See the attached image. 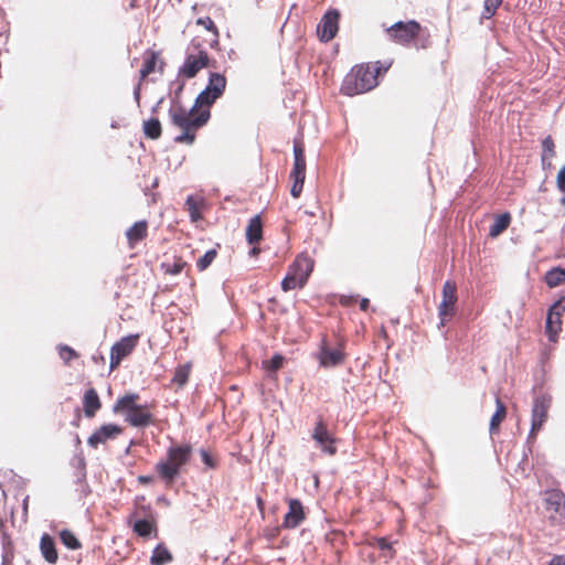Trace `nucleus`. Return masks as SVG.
Masks as SVG:
<instances>
[{
  "label": "nucleus",
  "mask_w": 565,
  "mask_h": 565,
  "mask_svg": "<svg viewBox=\"0 0 565 565\" xmlns=\"http://www.w3.org/2000/svg\"><path fill=\"white\" fill-rule=\"evenodd\" d=\"M169 115L174 126L182 130L174 140L179 143L192 145L195 140V131L203 127L210 119V110L203 106H196V102L190 110L180 105H173Z\"/></svg>",
  "instance_id": "1"
},
{
  "label": "nucleus",
  "mask_w": 565,
  "mask_h": 565,
  "mask_svg": "<svg viewBox=\"0 0 565 565\" xmlns=\"http://www.w3.org/2000/svg\"><path fill=\"white\" fill-rule=\"evenodd\" d=\"M387 38L397 44L415 43L420 49L429 45V33L415 20L398 21L385 29Z\"/></svg>",
  "instance_id": "2"
},
{
  "label": "nucleus",
  "mask_w": 565,
  "mask_h": 565,
  "mask_svg": "<svg viewBox=\"0 0 565 565\" xmlns=\"http://www.w3.org/2000/svg\"><path fill=\"white\" fill-rule=\"evenodd\" d=\"M377 85L376 75L371 65H358L345 76L341 92L347 96H354L371 90Z\"/></svg>",
  "instance_id": "3"
},
{
  "label": "nucleus",
  "mask_w": 565,
  "mask_h": 565,
  "mask_svg": "<svg viewBox=\"0 0 565 565\" xmlns=\"http://www.w3.org/2000/svg\"><path fill=\"white\" fill-rule=\"evenodd\" d=\"M138 398L137 394L120 397L114 405V412L124 414L131 426L145 427L151 422V414L146 405L137 404Z\"/></svg>",
  "instance_id": "4"
},
{
  "label": "nucleus",
  "mask_w": 565,
  "mask_h": 565,
  "mask_svg": "<svg viewBox=\"0 0 565 565\" xmlns=\"http://www.w3.org/2000/svg\"><path fill=\"white\" fill-rule=\"evenodd\" d=\"M190 447H171L168 450L167 460L160 461L157 465L159 475L168 480L172 481L179 473L180 468L189 460Z\"/></svg>",
  "instance_id": "5"
},
{
  "label": "nucleus",
  "mask_w": 565,
  "mask_h": 565,
  "mask_svg": "<svg viewBox=\"0 0 565 565\" xmlns=\"http://www.w3.org/2000/svg\"><path fill=\"white\" fill-rule=\"evenodd\" d=\"M226 86V79L218 73L210 75L206 88L196 97V106H203L205 109L223 94Z\"/></svg>",
  "instance_id": "6"
},
{
  "label": "nucleus",
  "mask_w": 565,
  "mask_h": 565,
  "mask_svg": "<svg viewBox=\"0 0 565 565\" xmlns=\"http://www.w3.org/2000/svg\"><path fill=\"white\" fill-rule=\"evenodd\" d=\"M551 403L552 398L550 395H539L534 398L530 437H534L547 419Z\"/></svg>",
  "instance_id": "7"
},
{
  "label": "nucleus",
  "mask_w": 565,
  "mask_h": 565,
  "mask_svg": "<svg viewBox=\"0 0 565 565\" xmlns=\"http://www.w3.org/2000/svg\"><path fill=\"white\" fill-rule=\"evenodd\" d=\"M457 301V287L452 281H446L443 287V300L439 305L440 326H444L449 317L454 315Z\"/></svg>",
  "instance_id": "8"
},
{
  "label": "nucleus",
  "mask_w": 565,
  "mask_h": 565,
  "mask_svg": "<svg viewBox=\"0 0 565 565\" xmlns=\"http://www.w3.org/2000/svg\"><path fill=\"white\" fill-rule=\"evenodd\" d=\"M340 14L337 10L328 11L317 26V34L323 42L331 41L339 30Z\"/></svg>",
  "instance_id": "9"
},
{
  "label": "nucleus",
  "mask_w": 565,
  "mask_h": 565,
  "mask_svg": "<svg viewBox=\"0 0 565 565\" xmlns=\"http://www.w3.org/2000/svg\"><path fill=\"white\" fill-rule=\"evenodd\" d=\"M137 342L138 335H128L115 343L110 353V367H117L121 360L132 352L137 345Z\"/></svg>",
  "instance_id": "10"
},
{
  "label": "nucleus",
  "mask_w": 565,
  "mask_h": 565,
  "mask_svg": "<svg viewBox=\"0 0 565 565\" xmlns=\"http://www.w3.org/2000/svg\"><path fill=\"white\" fill-rule=\"evenodd\" d=\"M312 438L316 441L317 446L321 448V450L330 456H333L337 452V448L334 446V438L327 429V426L320 420L317 423Z\"/></svg>",
  "instance_id": "11"
},
{
  "label": "nucleus",
  "mask_w": 565,
  "mask_h": 565,
  "mask_svg": "<svg viewBox=\"0 0 565 565\" xmlns=\"http://www.w3.org/2000/svg\"><path fill=\"white\" fill-rule=\"evenodd\" d=\"M207 64V55L205 52L200 51L198 54H190L184 61V64L179 71V74L186 78L194 77L200 70Z\"/></svg>",
  "instance_id": "12"
},
{
  "label": "nucleus",
  "mask_w": 565,
  "mask_h": 565,
  "mask_svg": "<svg viewBox=\"0 0 565 565\" xmlns=\"http://www.w3.org/2000/svg\"><path fill=\"white\" fill-rule=\"evenodd\" d=\"M121 433V428L114 424H107L98 428L89 438L88 445L96 448L99 444L106 443L108 439L115 438Z\"/></svg>",
  "instance_id": "13"
},
{
  "label": "nucleus",
  "mask_w": 565,
  "mask_h": 565,
  "mask_svg": "<svg viewBox=\"0 0 565 565\" xmlns=\"http://www.w3.org/2000/svg\"><path fill=\"white\" fill-rule=\"evenodd\" d=\"M318 360L321 366H337L343 361V352L340 349H331L323 342L318 353Z\"/></svg>",
  "instance_id": "14"
},
{
  "label": "nucleus",
  "mask_w": 565,
  "mask_h": 565,
  "mask_svg": "<svg viewBox=\"0 0 565 565\" xmlns=\"http://www.w3.org/2000/svg\"><path fill=\"white\" fill-rule=\"evenodd\" d=\"M162 73L163 71V62L160 60L159 54L154 51H147L143 54V65L140 70V79L147 78L150 74L154 72Z\"/></svg>",
  "instance_id": "15"
},
{
  "label": "nucleus",
  "mask_w": 565,
  "mask_h": 565,
  "mask_svg": "<svg viewBox=\"0 0 565 565\" xmlns=\"http://www.w3.org/2000/svg\"><path fill=\"white\" fill-rule=\"evenodd\" d=\"M312 269L313 260L307 255H299L294 264L289 267V270L305 282H307Z\"/></svg>",
  "instance_id": "16"
},
{
  "label": "nucleus",
  "mask_w": 565,
  "mask_h": 565,
  "mask_svg": "<svg viewBox=\"0 0 565 565\" xmlns=\"http://www.w3.org/2000/svg\"><path fill=\"white\" fill-rule=\"evenodd\" d=\"M303 520V509L300 501L289 500V510L284 519V526L288 529L297 527Z\"/></svg>",
  "instance_id": "17"
},
{
  "label": "nucleus",
  "mask_w": 565,
  "mask_h": 565,
  "mask_svg": "<svg viewBox=\"0 0 565 565\" xmlns=\"http://www.w3.org/2000/svg\"><path fill=\"white\" fill-rule=\"evenodd\" d=\"M84 414L86 417L92 418L96 412L100 408L102 403L97 392L94 388H89L85 392L83 397Z\"/></svg>",
  "instance_id": "18"
},
{
  "label": "nucleus",
  "mask_w": 565,
  "mask_h": 565,
  "mask_svg": "<svg viewBox=\"0 0 565 565\" xmlns=\"http://www.w3.org/2000/svg\"><path fill=\"white\" fill-rule=\"evenodd\" d=\"M294 154L295 162L290 177L306 178L305 150L300 142H295Z\"/></svg>",
  "instance_id": "19"
},
{
  "label": "nucleus",
  "mask_w": 565,
  "mask_h": 565,
  "mask_svg": "<svg viewBox=\"0 0 565 565\" xmlns=\"http://www.w3.org/2000/svg\"><path fill=\"white\" fill-rule=\"evenodd\" d=\"M204 200L200 196L190 195L185 201V207L189 212L192 222H198L202 218V210L204 207Z\"/></svg>",
  "instance_id": "20"
},
{
  "label": "nucleus",
  "mask_w": 565,
  "mask_h": 565,
  "mask_svg": "<svg viewBox=\"0 0 565 565\" xmlns=\"http://www.w3.org/2000/svg\"><path fill=\"white\" fill-rule=\"evenodd\" d=\"M40 548L43 557L51 564L56 563L57 552L55 550V543L49 534H43L40 542Z\"/></svg>",
  "instance_id": "21"
},
{
  "label": "nucleus",
  "mask_w": 565,
  "mask_h": 565,
  "mask_svg": "<svg viewBox=\"0 0 565 565\" xmlns=\"http://www.w3.org/2000/svg\"><path fill=\"white\" fill-rule=\"evenodd\" d=\"M263 225L258 215L250 218L246 228V238L249 244H256L262 239Z\"/></svg>",
  "instance_id": "22"
},
{
  "label": "nucleus",
  "mask_w": 565,
  "mask_h": 565,
  "mask_svg": "<svg viewBox=\"0 0 565 565\" xmlns=\"http://www.w3.org/2000/svg\"><path fill=\"white\" fill-rule=\"evenodd\" d=\"M129 244L132 246L147 235V222L135 223L126 233Z\"/></svg>",
  "instance_id": "23"
},
{
  "label": "nucleus",
  "mask_w": 565,
  "mask_h": 565,
  "mask_svg": "<svg viewBox=\"0 0 565 565\" xmlns=\"http://www.w3.org/2000/svg\"><path fill=\"white\" fill-rule=\"evenodd\" d=\"M547 509H553L557 514H565V498L561 492L553 491L546 498Z\"/></svg>",
  "instance_id": "24"
},
{
  "label": "nucleus",
  "mask_w": 565,
  "mask_h": 565,
  "mask_svg": "<svg viewBox=\"0 0 565 565\" xmlns=\"http://www.w3.org/2000/svg\"><path fill=\"white\" fill-rule=\"evenodd\" d=\"M511 216L509 213H503L494 218L493 224L490 227L489 235L491 237L499 236L510 225Z\"/></svg>",
  "instance_id": "25"
},
{
  "label": "nucleus",
  "mask_w": 565,
  "mask_h": 565,
  "mask_svg": "<svg viewBox=\"0 0 565 565\" xmlns=\"http://www.w3.org/2000/svg\"><path fill=\"white\" fill-rule=\"evenodd\" d=\"M545 282L550 288H555L565 282V268L554 267L545 274Z\"/></svg>",
  "instance_id": "26"
},
{
  "label": "nucleus",
  "mask_w": 565,
  "mask_h": 565,
  "mask_svg": "<svg viewBox=\"0 0 565 565\" xmlns=\"http://www.w3.org/2000/svg\"><path fill=\"white\" fill-rule=\"evenodd\" d=\"M497 411L490 420V433L493 434L498 430L500 424L507 416V408L499 397L495 398Z\"/></svg>",
  "instance_id": "27"
},
{
  "label": "nucleus",
  "mask_w": 565,
  "mask_h": 565,
  "mask_svg": "<svg viewBox=\"0 0 565 565\" xmlns=\"http://www.w3.org/2000/svg\"><path fill=\"white\" fill-rule=\"evenodd\" d=\"M172 561V555L169 550L163 545H158L150 558L151 565H166Z\"/></svg>",
  "instance_id": "28"
},
{
  "label": "nucleus",
  "mask_w": 565,
  "mask_h": 565,
  "mask_svg": "<svg viewBox=\"0 0 565 565\" xmlns=\"http://www.w3.org/2000/svg\"><path fill=\"white\" fill-rule=\"evenodd\" d=\"M562 329L561 316L547 315L546 332L551 341H556V337Z\"/></svg>",
  "instance_id": "29"
},
{
  "label": "nucleus",
  "mask_w": 565,
  "mask_h": 565,
  "mask_svg": "<svg viewBox=\"0 0 565 565\" xmlns=\"http://www.w3.org/2000/svg\"><path fill=\"white\" fill-rule=\"evenodd\" d=\"M305 284V281H302L298 276L289 270L287 276L281 281V288L284 291H290L296 288H302Z\"/></svg>",
  "instance_id": "30"
},
{
  "label": "nucleus",
  "mask_w": 565,
  "mask_h": 565,
  "mask_svg": "<svg viewBox=\"0 0 565 565\" xmlns=\"http://www.w3.org/2000/svg\"><path fill=\"white\" fill-rule=\"evenodd\" d=\"M143 132L151 139H157L161 135V124L158 119L151 118L143 122Z\"/></svg>",
  "instance_id": "31"
},
{
  "label": "nucleus",
  "mask_w": 565,
  "mask_h": 565,
  "mask_svg": "<svg viewBox=\"0 0 565 565\" xmlns=\"http://www.w3.org/2000/svg\"><path fill=\"white\" fill-rule=\"evenodd\" d=\"M134 531L139 535V536H142V537H148L151 532L154 530V524L152 521L150 520H147V519H142V520H137L135 523H134Z\"/></svg>",
  "instance_id": "32"
},
{
  "label": "nucleus",
  "mask_w": 565,
  "mask_h": 565,
  "mask_svg": "<svg viewBox=\"0 0 565 565\" xmlns=\"http://www.w3.org/2000/svg\"><path fill=\"white\" fill-rule=\"evenodd\" d=\"M190 370H191L190 364H184V365L179 366L175 370V373H174V376H173L172 381L175 384H178L179 386H183L188 382V379H189V375H190Z\"/></svg>",
  "instance_id": "33"
},
{
  "label": "nucleus",
  "mask_w": 565,
  "mask_h": 565,
  "mask_svg": "<svg viewBox=\"0 0 565 565\" xmlns=\"http://www.w3.org/2000/svg\"><path fill=\"white\" fill-rule=\"evenodd\" d=\"M60 539L63 542V544L71 550H77L81 547V544L76 536L68 530L61 531Z\"/></svg>",
  "instance_id": "34"
},
{
  "label": "nucleus",
  "mask_w": 565,
  "mask_h": 565,
  "mask_svg": "<svg viewBox=\"0 0 565 565\" xmlns=\"http://www.w3.org/2000/svg\"><path fill=\"white\" fill-rule=\"evenodd\" d=\"M216 257V250L210 249L207 250L202 257L198 259L196 266L199 270H205L215 259Z\"/></svg>",
  "instance_id": "35"
},
{
  "label": "nucleus",
  "mask_w": 565,
  "mask_h": 565,
  "mask_svg": "<svg viewBox=\"0 0 565 565\" xmlns=\"http://www.w3.org/2000/svg\"><path fill=\"white\" fill-rule=\"evenodd\" d=\"M502 0H484L482 17L490 19L501 4Z\"/></svg>",
  "instance_id": "36"
},
{
  "label": "nucleus",
  "mask_w": 565,
  "mask_h": 565,
  "mask_svg": "<svg viewBox=\"0 0 565 565\" xmlns=\"http://www.w3.org/2000/svg\"><path fill=\"white\" fill-rule=\"evenodd\" d=\"M542 147H543V154H542V159L543 161H545L546 159H552L555 154V151H554V141L551 137H546L543 142H542Z\"/></svg>",
  "instance_id": "37"
},
{
  "label": "nucleus",
  "mask_w": 565,
  "mask_h": 565,
  "mask_svg": "<svg viewBox=\"0 0 565 565\" xmlns=\"http://www.w3.org/2000/svg\"><path fill=\"white\" fill-rule=\"evenodd\" d=\"M284 358L279 354L274 355L269 361L264 362L267 370L277 371L282 366Z\"/></svg>",
  "instance_id": "38"
},
{
  "label": "nucleus",
  "mask_w": 565,
  "mask_h": 565,
  "mask_svg": "<svg viewBox=\"0 0 565 565\" xmlns=\"http://www.w3.org/2000/svg\"><path fill=\"white\" fill-rule=\"evenodd\" d=\"M294 184L291 186V195L298 198L302 191L305 178L291 177Z\"/></svg>",
  "instance_id": "39"
},
{
  "label": "nucleus",
  "mask_w": 565,
  "mask_h": 565,
  "mask_svg": "<svg viewBox=\"0 0 565 565\" xmlns=\"http://www.w3.org/2000/svg\"><path fill=\"white\" fill-rule=\"evenodd\" d=\"M565 311V297L558 299L550 309L548 315L561 316Z\"/></svg>",
  "instance_id": "40"
},
{
  "label": "nucleus",
  "mask_w": 565,
  "mask_h": 565,
  "mask_svg": "<svg viewBox=\"0 0 565 565\" xmlns=\"http://www.w3.org/2000/svg\"><path fill=\"white\" fill-rule=\"evenodd\" d=\"M60 356L64 361L68 362L71 359L76 356L75 351L70 347H61L60 348Z\"/></svg>",
  "instance_id": "41"
},
{
  "label": "nucleus",
  "mask_w": 565,
  "mask_h": 565,
  "mask_svg": "<svg viewBox=\"0 0 565 565\" xmlns=\"http://www.w3.org/2000/svg\"><path fill=\"white\" fill-rule=\"evenodd\" d=\"M390 66L391 63L376 62L373 66H371V70L374 71V74L377 76L382 72H386Z\"/></svg>",
  "instance_id": "42"
},
{
  "label": "nucleus",
  "mask_w": 565,
  "mask_h": 565,
  "mask_svg": "<svg viewBox=\"0 0 565 565\" xmlns=\"http://www.w3.org/2000/svg\"><path fill=\"white\" fill-rule=\"evenodd\" d=\"M376 545L380 550H390L391 546H390V543L386 541V539L384 537H381V539H377L376 540Z\"/></svg>",
  "instance_id": "43"
},
{
  "label": "nucleus",
  "mask_w": 565,
  "mask_h": 565,
  "mask_svg": "<svg viewBox=\"0 0 565 565\" xmlns=\"http://www.w3.org/2000/svg\"><path fill=\"white\" fill-rule=\"evenodd\" d=\"M201 456H202V460H203V462H204L206 466H209V467H213V466H214V463H213V461H212V459H211L210 455H209L205 450H202V451H201Z\"/></svg>",
  "instance_id": "44"
},
{
  "label": "nucleus",
  "mask_w": 565,
  "mask_h": 565,
  "mask_svg": "<svg viewBox=\"0 0 565 565\" xmlns=\"http://www.w3.org/2000/svg\"><path fill=\"white\" fill-rule=\"evenodd\" d=\"M548 565H565V556L553 557Z\"/></svg>",
  "instance_id": "45"
},
{
  "label": "nucleus",
  "mask_w": 565,
  "mask_h": 565,
  "mask_svg": "<svg viewBox=\"0 0 565 565\" xmlns=\"http://www.w3.org/2000/svg\"><path fill=\"white\" fill-rule=\"evenodd\" d=\"M134 96H135V99L137 100V103H139V99H140V84H138L137 87L135 88Z\"/></svg>",
  "instance_id": "46"
},
{
  "label": "nucleus",
  "mask_w": 565,
  "mask_h": 565,
  "mask_svg": "<svg viewBox=\"0 0 565 565\" xmlns=\"http://www.w3.org/2000/svg\"><path fill=\"white\" fill-rule=\"evenodd\" d=\"M360 307L362 310H366L367 307H369V299H362L361 302H360Z\"/></svg>",
  "instance_id": "47"
},
{
  "label": "nucleus",
  "mask_w": 565,
  "mask_h": 565,
  "mask_svg": "<svg viewBox=\"0 0 565 565\" xmlns=\"http://www.w3.org/2000/svg\"><path fill=\"white\" fill-rule=\"evenodd\" d=\"M258 252H259V249H258L257 247H254V248L252 249V254H253V255L258 254Z\"/></svg>",
  "instance_id": "48"
},
{
  "label": "nucleus",
  "mask_w": 565,
  "mask_h": 565,
  "mask_svg": "<svg viewBox=\"0 0 565 565\" xmlns=\"http://www.w3.org/2000/svg\"><path fill=\"white\" fill-rule=\"evenodd\" d=\"M257 502H258V507H259V508H262V505H263V501H262V499H260V498H258Z\"/></svg>",
  "instance_id": "49"
},
{
  "label": "nucleus",
  "mask_w": 565,
  "mask_h": 565,
  "mask_svg": "<svg viewBox=\"0 0 565 565\" xmlns=\"http://www.w3.org/2000/svg\"><path fill=\"white\" fill-rule=\"evenodd\" d=\"M207 23H209V26L213 25V21H211V20H209Z\"/></svg>",
  "instance_id": "50"
},
{
  "label": "nucleus",
  "mask_w": 565,
  "mask_h": 565,
  "mask_svg": "<svg viewBox=\"0 0 565 565\" xmlns=\"http://www.w3.org/2000/svg\"><path fill=\"white\" fill-rule=\"evenodd\" d=\"M147 480H148L147 478H143V477L140 478V481H147Z\"/></svg>",
  "instance_id": "51"
}]
</instances>
